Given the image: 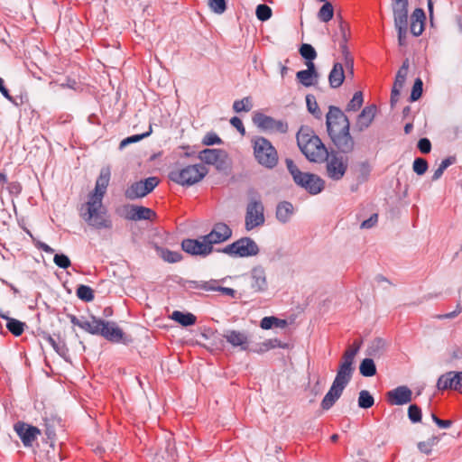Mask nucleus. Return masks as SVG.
<instances>
[{
    "label": "nucleus",
    "instance_id": "53",
    "mask_svg": "<svg viewBox=\"0 0 462 462\" xmlns=\"http://www.w3.org/2000/svg\"><path fill=\"white\" fill-rule=\"evenodd\" d=\"M413 171L418 175L424 174L428 170V162L425 159L416 158L413 162Z\"/></svg>",
    "mask_w": 462,
    "mask_h": 462
},
{
    "label": "nucleus",
    "instance_id": "6",
    "mask_svg": "<svg viewBox=\"0 0 462 462\" xmlns=\"http://www.w3.org/2000/svg\"><path fill=\"white\" fill-rule=\"evenodd\" d=\"M254 155L262 166L273 169L278 163V153L270 141L264 137H257L253 141Z\"/></svg>",
    "mask_w": 462,
    "mask_h": 462
},
{
    "label": "nucleus",
    "instance_id": "37",
    "mask_svg": "<svg viewBox=\"0 0 462 462\" xmlns=\"http://www.w3.org/2000/svg\"><path fill=\"white\" fill-rule=\"evenodd\" d=\"M7 329L15 337L21 336L24 330L25 324L18 319L6 318Z\"/></svg>",
    "mask_w": 462,
    "mask_h": 462
},
{
    "label": "nucleus",
    "instance_id": "60",
    "mask_svg": "<svg viewBox=\"0 0 462 462\" xmlns=\"http://www.w3.org/2000/svg\"><path fill=\"white\" fill-rule=\"evenodd\" d=\"M150 133H151V131L147 132L145 134H134L130 137H127L121 142V146H125L126 144L138 142V141L142 140L143 138L148 136L150 134Z\"/></svg>",
    "mask_w": 462,
    "mask_h": 462
},
{
    "label": "nucleus",
    "instance_id": "43",
    "mask_svg": "<svg viewBox=\"0 0 462 462\" xmlns=\"http://www.w3.org/2000/svg\"><path fill=\"white\" fill-rule=\"evenodd\" d=\"M251 98L246 97L240 100H236L233 104V109L236 113L249 112L252 109Z\"/></svg>",
    "mask_w": 462,
    "mask_h": 462
},
{
    "label": "nucleus",
    "instance_id": "35",
    "mask_svg": "<svg viewBox=\"0 0 462 462\" xmlns=\"http://www.w3.org/2000/svg\"><path fill=\"white\" fill-rule=\"evenodd\" d=\"M438 437H430L427 440L420 441L417 444L418 449L424 455H430L433 448L438 444Z\"/></svg>",
    "mask_w": 462,
    "mask_h": 462
},
{
    "label": "nucleus",
    "instance_id": "45",
    "mask_svg": "<svg viewBox=\"0 0 462 462\" xmlns=\"http://www.w3.org/2000/svg\"><path fill=\"white\" fill-rule=\"evenodd\" d=\"M272 9L268 5L262 4L257 5L255 14L258 20L264 22L272 17Z\"/></svg>",
    "mask_w": 462,
    "mask_h": 462
},
{
    "label": "nucleus",
    "instance_id": "13",
    "mask_svg": "<svg viewBox=\"0 0 462 462\" xmlns=\"http://www.w3.org/2000/svg\"><path fill=\"white\" fill-rule=\"evenodd\" d=\"M14 430L25 447H31L41 434V430L37 427L21 421L14 425Z\"/></svg>",
    "mask_w": 462,
    "mask_h": 462
},
{
    "label": "nucleus",
    "instance_id": "51",
    "mask_svg": "<svg viewBox=\"0 0 462 462\" xmlns=\"http://www.w3.org/2000/svg\"><path fill=\"white\" fill-rule=\"evenodd\" d=\"M404 86V82L394 80L392 93H391V105L394 106L398 100L401 94V91Z\"/></svg>",
    "mask_w": 462,
    "mask_h": 462
},
{
    "label": "nucleus",
    "instance_id": "64",
    "mask_svg": "<svg viewBox=\"0 0 462 462\" xmlns=\"http://www.w3.org/2000/svg\"><path fill=\"white\" fill-rule=\"evenodd\" d=\"M455 391L462 393V372H454Z\"/></svg>",
    "mask_w": 462,
    "mask_h": 462
},
{
    "label": "nucleus",
    "instance_id": "56",
    "mask_svg": "<svg viewBox=\"0 0 462 462\" xmlns=\"http://www.w3.org/2000/svg\"><path fill=\"white\" fill-rule=\"evenodd\" d=\"M408 416L412 422H419L421 420V410L419 406L411 404L408 409Z\"/></svg>",
    "mask_w": 462,
    "mask_h": 462
},
{
    "label": "nucleus",
    "instance_id": "39",
    "mask_svg": "<svg viewBox=\"0 0 462 462\" xmlns=\"http://www.w3.org/2000/svg\"><path fill=\"white\" fill-rule=\"evenodd\" d=\"M46 340L60 356L64 357L68 354V348L64 341L60 338L55 339L51 336H48Z\"/></svg>",
    "mask_w": 462,
    "mask_h": 462
},
{
    "label": "nucleus",
    "instance_id": "42",
    "mask_svg": "<svg viewBox=\"0 0 462 462\" xmlns=\"http://www.w3.org/2000/svg\"><path fill=\"white\" fill-rule=\"evenodd\" d=\"M364 99H363V94L360 91H357L354 94L352 99L348 102L346 106V111L350 112H356L363 105Z\"/></svg>",
    "mask_w": 462,
    "mask_h": 462
},
{
    "label": "nucleus",
    "instance_id": "41",
    "mask_svg": "<svg viewBox=\"0 0 462 462\" xmlns=\"http://www.w3.org/2000/svg\"><path fill=\"white\" fill-rule=\"evenodd\" d=\"M374 400L370 393L366 390H362L359 393L358 406L363 409H368L374 405Z\"/></svg>",
    "mask_w": 462,
    "mask_h": 462
},
{
    "label": "nucleus",
    "instance_id": "12",
    "mask_svg": "<svg viewBox=\"0 0 462 462\" xmlns=\"http://www.w3.org/2000/svg\"><path fill=\"white\" fill-rule=\"evenodd\" d=\"M232 236L231 228L225 223H217L214 225L212 230L208 235L204 236L211 250L213 245L223 243L228 240Z\"/></svg>",
    "mask_w": 462,
    "mask_h": 462
},
{
    "label": "nucleus",
    "instance_id": "47",
    "mask_svg": "<svg viewBox=\"0 0 462 462\" xmlns=\"http://www.w3.org/2000/svg\"><path fill=\"white\" fill-rule=\"evenodd\" d=\"M394 26L398 32L399 45H406L408 22H402V23H394Z\"/></svg>",
    "mask_w": 462,
    "mask_h": 462
},
{
    "label": "nucleus",
    "instance_id": "26",
    "mask_svg": "<svg viewBox=\"0 0 462 462\" xmlns=\"http://www.w3.org/2000/svg\"><path fill=\"white\" fill-rule=\"evenodd\" d=\"M345 79V72L341 63H335L333 69L328 75L329 85L333 88H337L342 85Z\"/></svg>",
    "mask_w": 462,
    "mask_h": 462
},
{
    "label": "nucleus",
    "instance_id": "21",
    "mask_svg": "<svg viewBox=\"0 0 462 462\" xmlns=\"http://www.w3.org/2000/svg\"><path fill=\"white\" fill-rule=\"evenodd\" d=\"M111 171L109 167H103L97 179L94 190L88 196L103 199L109 185Z\"/></svg>",
    "mask_w": 462,
    "mask_h": 462
},
{
    "label": "nucleus",
    "instance_id": "36",
    "mask_svg": "<svg viewBox=\"0 0 462 462\" xmlns=\"http://www.w3.org/2000/svg\"><path fill=\"white\" fill-rule=\"evenodd\" d=\"M333 15L334 8L332 4L329 2H325L318 12V18L323 23H328L333 18Z\"/></svg>",
    "mask_w": 462,
    "mask_h": 462
},
{
    "label": "nucleus",
    "instance_id": "15",
    "mask_svg": "<svg viewBox=\"0 0 462 462\" xmlns=\"http://www.w3.org/2000/svg\"><path fill=\"white\" fill-rule=\"evenodd\" d=\"M99 336L112 343H126L124 331L115 322L104 320Z\"/></svg>",
    "mask_w": 462,
    "mask_h": 462
},
{
    "label": "nucleus",
    "instance_id": "23",
    "mask_svg": "<svg viewBox=\"0 0 462 462\" xmlns=\"http://www.w3.org/2000/svg\"><path fill=\"white\" fill-rule=\"evenodd\" d=\"M307 69L300 70L296 74L297 79L305 87L314 86L318 82V72L313 62H306Z\"/></svg>",
    "mask_w": 462,
    "mask_h": 462
},
{
    "label": "nucleus",
    "instance_id": "52",
    "mask_svg": "<svg viewBox=\"0 0 462 462\" xmlns=\"http://www.w3.org/2000/svg\"><path fill=\"white\" fill-rule=\"evenodd\" d=\"M208 5L214 13L218 14H223L226 9V0H209Z\"/></svg>",
    "mask_w": 462,
    "mask_h": 462
},
{
    "label": "nucleus",
    "instance_id": "33",
    "mask_svg": "<svg viewBox=\"0 0 462 462\" xmlns=\"http://www.w3.org/2000/svg\"><path fill=\"white\" fill-rule=\"evenodd\" d=\"M454 372H448L442 374L437 383V387L439 390L451 389L455 391V383L453 379Z\"/></svg>",
    "mask_w": 462,
    "mask_h": 462
},
{
    "label": "nucleus",
    "instance_id": "2",
    "mask_svg": "<svg viewBox=\"0 0 462 462\" xmlns=\"http://www.w3.org/2000/svg\"><path fill=\"white\" fill-rule=\"evenodd\" d=\"M326 125L334 145L342 152H351L355 147V141L349 133L350 123L347 116L338 107L330 106L326 116Z\"/></svg>",
    "mask_w": 462,
    "mask_h": 462
},
{
    "label": "nucleus",
    "instance_id": "38",
    "mask_svg": "<svg viewBox=\"0 0 462 462\" xmlns=\"http://www.w3.org/2000/svg\"><path fill=\"white\" fill-rule=\"evenodd\" d=\"M76 294L79 299L85 302H90L94 300V291L88 285H79L77 288Z\"/></svg>",
    "mask_w": 462,
    "mask_h": 462
},
{
    "label": "nucleus",
    "instance_id": "46",
    "mask_svg": "<svg viewBox=\"0 0 462 462\" xmlns=\"http://www.w3.org/2000/svg\"><path fill=\"white\" fill-rule=\"evenodd\" d=\"M306 103L310 113H311L315 117L320 118L322 114L319 108L315 97L312 95H308L306 97Z\"/></svg>",
    "mask_w": 462,
    "mask_h": 462
},
{
    "label": "nucleus",
    "instance_id": "29",
    "mask_svg": "<svg viewBox=\"0 0 462 462\" xmlns=\"http://www.w3.org/2000/svg\"><path fill=\"white\" fill-rule=\"evenodd\" d=\"M103 321V319L92 316L90 319H84L81 328L89 334L99 335Z\"/></svg>",
    "mask_w": 462,
    "mask_h": 462
},
{
    "label": "nucleus",
    "instance_id": "27",
    "mask_svg": "<svg viewBox=\"0 0 462 462\" xmlns=\"http://www.w3.org/2000/svg\"><path fill=\"white\" fill-rule=\"evenodd\" d=\"M294 208L291 203L283 201L278 204L276 208V217L280 222L286 223L293 215Z\"/></svg>",
    "mask_w": 462,
    "mask_h": 462
},
{
    "label": "nucleus",
    "instance_id": "14",
    "mask_svg": "<svg viewBox=\"0 0 462 462\" xmlns=\"http://www.w3.org/2000/svg\"><path fill=\"white\" fill-rule=\"evenodd\" d=\"M386 400L391 405H404L411 402L412 392L408 386H398L387 392Z\"/></svg>",
    "mask_w": 462,
    "mask_h": 462
},
{
    "label": "nucleus",
    "instance_id": "40",
    "mask_svg": "<svg viewBox=\"0 0 462 462\" xmlns=\"http://www.w3.org/2000/svg\"><path fill=\"white\" fill-rule=\"evenodd\" d=\"M155 216V213L149 208L136 206L135 215L133 217L134 221L150 220Z\"/></svg>",
    "mask_w": 462,
    "mask_h": 462
},
{
    "label": "nucleus",
    "instance_id": "5",
    "mask_svg": "<svg viewBox=\"0 0 462 462\" xmlns=\"http://www.w3.org/2000/svg\"><path fill=\"white\" fill-rule=\"evenodd\" d=\"M207 173L208 169L199 163L177 168L169 173V178L179 185L191 186L200 181Z\"/></svg>",
    "mask_w": 462,
    "mask_h": 462
},
{
    "label": "nucleus",
    "instance_id": "19",
    "mask_svg": "<svg viewBox=\"0 0 462 462\" xmlns=\"http://www.w3.org/2000/svg\"><path fill=\"white\" fill-rule=\"evenodd\" d=\"M347 169L346 161L342 157L332 156L327 162V172L330 179L338 180L343 178Z\"/></svg>",
    "mask_w": 462,
    "mask_h": 462
},
{
    "label": "nucleus",
    "instance_id": "7",
    "mask_svg": "<svg viewBox=\"0 0 462 462\" xmlns=\"http://www.w3.org/2000/svg\"><path fill=\"white\" fill-rule=\"evenodd\" d=\"M259 251V246L250 237H242L222 249V253L234 258L255 256Z\"/></svg>",
    "mask_w": 462,
    "mask_h": 462
},
{
    "label": "nucleus",
    "instance_id": "20",
    "mask_svg": "<svg viewBox=\"0 0 462 462\" xmlns=\"http://www.w3.org/2000/svg\"><path fill=\"white\" fill-rule=\"evenodd\" d=\"M198 158L207 164L219 167L225 162L226 154L220 149H204L199 152Z\"/></svg>",
    "mask_w": 462,
    "mask_h": 462
},
{
    "label": "nucleus",
    "instance_id": "3",
    "mask_svg": "<svg viewBox=\"0 0 462 462\" xmlns=\"http://www.w3.org/2000/svg\"><path fill=\"white\" fill-rule=\"evenodd\" d=\"M79 215L89 226L96 229L112 228V221L103 205V199L88 196L87 202L79 209Z\"/></svg>",
    "mask_w": 462,
    "mask_h": 462
},
{
    "label": "nucleus",
    "instance_id": "57",
    "mask_svg": "<svg viewBox=\"0 0 462 462\" xmlns=\"http://www.w3.org/2000/svg\"><path fill=\"white\" fill-rule=\"evenodd\" d=\"M408 71H409V60H406L403 61L402 67L397 71L395 80L402 81V82L405 83V80H406V78L408 75Z\"/></svg>",
    "mask_w": 462,
    "mask_h": 462
},
{
    "label": "nucleus",
    "instance_id": "22",
    "mask_svg": "<svg viewBox=\"0 0 462 462\" xmlns=\"http://www.w3.org/2000/svg\"><path fill=\"white\" fill-rule=\"evenodd\" d=\"M251 287L254 291H264L267 290L268 282L265 270L261 266H256L250 273Z\"/></svg>",
    "mask_w": 462,
    "mask_h": 462
},
{
    "label": "nucleus",
    "instance_id": "16",
    "mask_svg": "<svg viewBox=\"0 0 462 462\" xmlns=\"http://www.w3.org/2000/svg\"><path fill=\"white\" fill-rule=\"evenodd\" d=\"M223 337L226 341L235 348H239L242 351L248 350L249 337L244 331L227 329L224 332Z\"/></svg>",
    "mask_w": 462,
    "mask_h": 462
},
{
    "label": "nucleus",
    "instance_id": "48",
    "mask_svg": "<svg viewBox=\"0 0 462 462\" xmlns=\"http://www.w3.org/2000/svg\"><path fill=\"white\" fill-rule=\"evenodd\" d=\"M383 346H384V341L381 338H375L371 343V345L368 348V354L370 356H379L382 353Z\"/></svg>",
    "mask_w": 462,
    "mask_h": 462
},
{
    "label": "nucleus",
    "instance_id": "50",
    "mask_svg": "<svg viewBox=\"0 0 462 462\" xmlns=\"http://www.w3.org/2000/svg\"><path fill=\"white\" fill-rule=\"evenodd\" d=\"M285 163H286L287 169L290 171V173L291 174L294 181H296L297 180H300V178L302 177L306 173V172L300 171L291 159H289V158L286 159Z\"/></svg>",
    "mask_w": 462,
    "mask_h": 462
},
{
    "label": "nucleus",
    "instance_id": "58",
    "mask_svg": "<svg viewBox=\"0 0 462 462\" xmlns=\"http://www.w3.org/2000/svg\"><path fill=\"white\" fill-rule=\"evenodd\" d=\"M221 139L216 134L213 133L207 134L202 140V143L204 145L218 144L221 143Z\"/></svg>",
    "mask_w": 462,
    "mask_h": 462
},
{
    "label": "nucleus",
    "instance_id": "63",
    "mask_svg": "<svg viewBox=\"0 0 462 462\" xmlns=\"http://www.w3.org/2000/svg\"><path fill=\"white\" fill-rule=\"evenodd\" d=\"M230 124L236 128L237 129V131L242 134L244 135L245 134V126L243 125V122L240 118L236 117V116H234L231 118L230 120Z\"/></svg>",
    "mask_w": 462,
    "mask_h": 462
},
{
    "label": "nucleus",
    "instance_id": "59",
    "mask_svg": "<svg viewBox=\"0 0 462 462\" xmlns=\"http://www.w3.org/2000/svg\"><path fill=\"white\" fill-rule=\"evenodd\" d=\"M216 289H214L213 291H219L225 295H227L229 297H232L234 298L235 295H236V291L231 289V288H227V287H222L219 285V281L217 280H215V286H214Z\"/></svg>",
    "mask_w": 462,
    "mask_h": 462
},
{
    "label": "nucleus",
    "instance_id": "31",
    "mask_svg": "<svg viewBox=\"0 0 462 462\" xmlns=\"http://www.w3.org/2000/svg\"><path fill=\"white\" fill-rule=\"evenodd\" d=\"M156 251L159 256L168 263H178L182 259V256L179 252L171 251L163 247H157Z\"/></svg>",
    "mask_w": 462,
    "mask_h": 462
},
{
    "label": "nucleus",
    "instance_id": "49",
    "mask_svg": "<svg viewBox=\"0 0 462 462\" xmlns=\"http://www.w3.org/2000/svg\"><path fill=\"white\" fill-rule=\"evenodd\" d=\"M275 347H282L281 342L277 338L267 339L259 345L257 352L263 353Z\"/></svg>",
    "mask_w": 462,
    "mask_h": 462
},
{
    "label": "nucleus",
    "instance_id": "10",
    "mask_svg": "<svg viewBox=\"0 0 462 462\" xmlns=\"http://www.w3.org/2000/svg\"><path fill=\"white\" fill-rule=\"evenodd\" d=\"M253 122L258 128L269 133L284 134L288 130V125L285 122L276 120L263 113H255L253 116Z\"/></svg>",
    "mask_w": 462,
    "mask_h": 462
},
{
    "label": "nucleus",
    "instance_id": "62",
    "mask_svg": "<svg viewBox=\"0 0 462 462\" xmlns=\"http://www.w3.org/2000/svg\"><path fill=\"white\" fill-rule=\"evenodd\" d=\"M418 148L422 153H429L431 150V143L428 138H421L418 143Z\"/></svg>",
    "mask_w": 462,
    "mask_h": 462
},
{
    "label": "nucleus",
    "instance_id": "25",
    "mask_svg": "<svg viewBox=\"0 0 462 462\" xmlns=\"http://www.w3.org/2000/svg\"><path fill=\"white\" fill-rule=\"evenodd\" d=\"M394 23L408 22V0H393Z\"/></svg>",
    "mask_w": 462,
    "mask_h": 462
},
{
    "label": "nucleus",
    "instance_id": "24",
    "mask_svg": "<svg viewBox=\"0 0 462 462\" xmlns=\"http://www.w3.org/2000/svg\"><path fill=\"white\" fill-rule=\"evenodd\" d=\"M425 14L420 8H416L411 16V32L414 36H420L424 30Z\"/></svg>",
    "mask_w": 462,
    "mask_h": 462
},
{
    "label": "nucleus",
    "instance_id": "18",
    "mask_svg": "<svg viewBox=\"0 0 462 462\" xmlns=\"http://www.w3.org/2000/svg\"><path fill=\"white\" fill-rule=\"evenodd\" d=\"M376 113L377 107L375 105H369L364 107L356 117L355 130L359 133L365 131L373 124Z\"/></svg>",
    "mask_w": 462,
    "mask_h": 462
},
{
    "label": "nucleus",
    "instance_id": "34",
    "mask_svg": "<svg viewBox=\"0 0 462 462\" xmlns=\"http://www.w3.org/2000/svg\"><path fill=\"white\" fill-rule=\"evenodd\" d=\"M360 374L365 377L374 376L376 374L374 362L371 358H365L359 366Z\"/></svg>",
    "mask_w": 462,
    "mask_h": 462
},
{
    "label": "nucleus",
    "instance_id": "54",
    "mask_svg": "<svg viewBox=\"0 0 462 462\" xmlns=\"http://www.w3.org/2000/svg\"><path fill=\"white\" fill-rule=\"evenodd\" d=\"M53 262L57 266L62 269H67L71 265L69 258L63 254H56Z\"/></svg>",
    "mask_w": 462,
    "mask_h": 462
},
{
    "label": "nucleus",
    "instance_id": "11",
    "mask_svg": "<svg viewBox=\"0 0 462 462\" xmlns=\"http://www.w3.org/2000/svg\"><path fill=\"white\" fill-rule=\"evenodd\" d=\"M181 248L191 255L207 256L212 253L211 246H209L204 236L198 239H184L181 243Z\"/></svg>",
    "mask_w": 462,
    "mask_h": 462
},
{
    "label": "nucleus",
    "instance_id": "44",
    "mask_svg": "<svg viewBox=\"0 0 462 462\" xmlns=\"http://www.w3.org/2000/svg\"><path fill=\"white\" fill-rule=\"evenodd\" d=\"M300 55L307 60V62H313L317 57L315 49L308 43H303L300 48Z\"/></svg>",
    "mask_w": 462,
    "mask_h": 462
},
{
    "label": "nucleus",
    "instance_id": "55",
    "mask_svg": "<svg viewBox=\"0 0 462 462\" xmlns=\"http://www.w3.org/2000/svg\"><path fill=\"white\" fill-rule=\"evenodd\" d=\"M422 80L420 79H417L413 84L411 93V100L416 101L418 100L422 94Z\"/></svg>",
    "mask_w": 462,
    "mask_h": 462
},
{
    "label": "nucleus",
    "instance_id": "8",
    "mask_svg": "<svg viewBox=\"0 0 462 462\" xmlns=\"http://www.w3.org/2000/svg\"><path fill=\"white\" fill-rule=\"evenodd\" d=\"M264 208L259 198L252 197L247 204L245 226L247 231L257 226H263L264 223Z\"/></svg>",
    "mask_w": 462,
    "mask_h": 462
},
{
    "label": "nucleus",
    "instance_id": "28",
    "mask_svg": "<svg viewBox=\"0 0 462 462\" xmlns=\"http://www.w3.org/2000/svg\"><path fill=\"white\" fill-rule=\"evenodd\" d=\"M215 280L209 281H187L185 282V287L187 290L190 291H212L215 287Z\"/></svg>",
    "mask_w": 462,
    "mask_h": 462
},
{
    "label": "nucleus",
    "instance_id": "1",
    "mask_svg": "<svg viewBox=\"0 0 462 462\" xmlns=\"http://www.w3.org/2000/svg\"><path fill=\"white\" fill-rule=\"evenodd\" d=\"M360 346L361 344L355 341L344 352L332 385L321 402V407L324 410H328L334 405L341 396L346 386L350 382L355 371V357L358 353Z\"/></svg>",
    "mask_w": 462,
    "mask_h": 462
},
{
    "label": "nucleus",
    "instance_id": "4",
    "mask_svg": "<svg viewBox=\"0 0 462 462\" xmlns=\"http://www.w3.org/2000/svg\"><path fill=\"white\" fill-rule=\"evenodd\" d=\"M299 148L306 158L314 162H321L328 159V153L321 140L312 130L301 127L297 134Z\"/></svg>",
    "mask_w": 462,
    "mask_h": 462
},
{
    "label": "nucleus",
    "instance_id": "9",
    "mask_svg": "<svg viewBox=\"0 0 462 462\" xmlns=\"http://www.w3.org/2000/svg\"><path fill=\"white\" fill-rule=\"evenodd\" d=\"M159 184V180L156 177H149L144 180H140L133 183L125 191L126 199L134 200L143 198L152 192L154 188Z\"/></svg>",
    "mask_w": 462,
    "mask_h": 462
},
{
    "label": "nucleus",
    "instance_id": "61",
    "mask_svg": "<svg viewBox=\"0 0 462 462\" xmlns=\"http://www.w3.org/2000/svg\"><path fill=\"white\" fill-rule=\"evenodd\" d=\"M135 210H136V206H134V205L125 206L123 208L122 216L128 220H134L133 217L135 215Z\"/></svg>",
    "mask_w": 462,
    "mask_h": 462
},
{
    "label": "nucleus",
    "instance_id": "17",
    "mask_svg": "<svg viewBox=\"0 0 462 462\" xmlns=\"http://www.w3.org/2000/svg\"><path fill=\"white\" fill-rule=\"evenodd\" d=\"M312 195L320 193L324 189V181L318 175L306 172L300 180L295 181Z\"/></svg>",
    "mask_w": 462,
    "mask_h": 462
},
{
    "label": "nucleus",
    "instance_id": "30",
    "mask_svg": "<svg viewBox=\"0 0 462 462\" xmlns=\"http://www.w3.org/2000/svg\"><path fill=\"white\" fill-rule=\"evenodd\" d=\"M171 318L184 327L192 326L197 320V318L192 313H183L179 310L173 311Z\"/></svg>",
    "mask_w": 462,
    "mask_h": 462
},
{
    "label": "nucleus",
    "instance_id": "32",
    "mask_svg": "<svg viewBox=\"0 0 462 462\" xmlns=\"http://www.w3.org/2000/svg\"><path fill=\"white\" fill-rule=\"evenodd\" d=\"M287 325V321L285 319H280L276 317H264L262 319L260 327L263 329H271L273 327L276 328H285Z\"/></svg>",
    "mask_w": 462,
    "mask_h": 462
}]
</instances>
